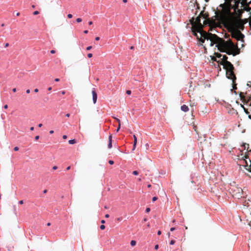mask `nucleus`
I'll list each match as a JSON object with an SVG mask.
<instances>
[{
	"instance_id": "obj_61",
	"label": "nucleus",
	"mask_w": 251,
	"mask_h": 251,
	"mask_svg": "<svg viewBox=\"0 0 251 251\" xmlns=\"http://www.w3.org/2000/svg\"><path fill=\"white\" fill-rule=\"evenodd\" d=\"M61 93H62V94L64 95V94H65V91H62Z\"/></svg>"
},
{
	"instance_id": "obj_30",
	"label": "nucleus",
	"mask_w": 251,
	"mask_h": 251,
	"mask_svg": "<svg viewBox=\"0 0 251 251\" xmlns=\"http://www.w3.org/2000/svg\"><path fill=\"white\" fill-rule=\"evenodd\" d=\"M244 111H245V112L246 113H247V114H249V112H248V110L246 108L244 109Z\"/></svg>"
},
{
	"instance_id": "obj_43",
	"label": "nucleus",
	"mask_w": 251,
	"mask_h": 251,
	"mask_svg": "<svg viewBox=\"0 0 251 251\" xmlns=\"http://www.w3.org/2000/svg\"><path fill=\"white\" fill-rule=\"evenodd\" d=\"M84 33L87 34L88 32V31L87 30H85L83 31Z\"/></svg>"
},
{
	"instance_id": "obj_19",
	"label": "nucleus",
	"mask_w": 251,
	"mask_h": 251,
	"mask_svg": "<svg viewBox=\"0 0 251 251\" xmlns=\"http://www.w3.org/2000/svg\"><path fill=\"white\" fill-rule=\"evenodd\" d=\"M126 93L127 94V95H130L131 94V91L129 90H126Z\"/></svg>"
},
{
	"instance_id": "obj_23",
	"label": "nucleus",
	"mask_w": 251,
	"mask_h": 251,
	"mask_svg": "<svg viewBox=\"0 0 251 251\" xmlns=\"http://www.w3.org/2000/svg\"><path fill=\"white\" fill-rule=\"evenodd\" d=\"M33 15H38L39 14V12L38 11H35L33 13Z\"/></svg>"
},
{
	"instance_id": "obj_35",
	"label": "nucleus",
	"mask_w": 251,
	"mask_h": 251,
	"mask_svg": "<svg viewBox=\"0 0 251 251\" xmlns=\"http://www.w3.org/2000/svg\"><path fill=\"white\" fill-rule=\"evenodd\" d=\"M161 234V231H160V230H158V231H157V234H158V235H160Z\"/></svg>"
},
{
	"instance_id": "obj_29",
	"label": "nucleus",
	"mask_w": 251,
	"mask_h": 251,
	"mask_svg": "<svg viewBox=\"0 0 251 251\" xmlns=\"http://www.w3.org/2000/svg\"><path fill=\"white\" fill-rule=\"evenodd\" d=\"M8 46H9V44L7 43L4 44V47L5 48L8 47Z\"/></svg>"
},
{
	"instance_id": "obj_34",
	"label": "nucleus",
	"mask_w": 251,
	"mask_h": 251,
	"mask_svg": "<svg viewBox=\"0 0 251 251\" xmlns=\"http://www.w3.org/2000/svg\"><path fill=\"white\" fill-rule=\"evenodd\" d=\"M175 230V227H171V228H170V230H171V231H174V230Z\"/></svg>"
},
{
	"instance_id": "obj_53",
	"label": "nucleus",
	"mask_w": 251,
	"mask_h": 251,
	"mask_svg": "<svg viewBox=\"0 0 251 251\" xmlns=\"http://www.w3.org/2000/svg\"><path fill=\"white\" fill-rule=\"evenodd\" d=\"M53 132H54L53 130H50V134H52Z\"/></svg>"
},
{
	"instance_id": "obj_14",
	"label": "nucleus",
	"mask_w": 251,
	"mask_h": 251,
	"mask_svg": "<svg viewBox=\"0 0 251 251\" xmlns=\"http://www.w3.org/2000/svg\"><path fill=\"white\" fill-rule=\"evenodd\" d=\"M246 146H248V147L249 148V144H247L246 143H243V147H244V150H245L246 148Z\"/></svg>"
},
{
	"instance_id": "obj_49",
	"label": "nucleus",
	"mask_w": 251,
	"mask_h": 251,
	"mask_svg": "<svg viewBox=\"0 0 251 251\" xmlns=\"http://www.w3.org/2000/svg\"><path fill=\"white\" fill-rule=\"evenodd\" d=\"M105 217L106 218H108V217H109V215L107 214H106V215H105Z\"/></svg>"
},
{
	"instance_id": "obj_20",
	"label": "nucleus",
	"mask_w": 251,
	"mask_h": 251,
	"mask_svg": "<svg viewBox=\"0 0 251 251\" xmlns=\"http://www.w3.org/2000/svg\"><path fill=\"white\" fill-rule=\"evenodd\" d=\"M108 163L110 165H113L114 164V161L113 160H109V161H108Z\"/></svg>"
},
{
	"instance_id": "obj_44",
	"label": "nucleus",
	"mask_w": 251,
	"mask_h": 251,
	"mask_svg": "<svg viewBox=\"0 0 251 251\" xmlns=\"http://www.w3.org/2000/svg\"><path fill=\"white\" fill-rule=\"evenodd\" d=\"M54 81H56V82H58V81H59V78H55V79H54Z\"/></svg>"
},
{
	"instance_id": "obj_2",
	"label": "nucleus",
	"mask_w": 251,
	"mask_h": 251,
	"mask_svg": "<svg viewBox=\"0 0 251 251\" xmlns=\"http://www.w3.org/2000/svg\"><path fill=\"white\" fill-rule=\"evenodd\" d=\"M217 56L221 59V64L223 65V68L226 70V76L228 79H231L233 83L235 82L236 76L234 73V67L233 65L227 61L228 57L226 55L218 54Z\"/></svg>"
},
{
	"instance_id": "obj_11",
	"label": "nucleus",
	"mask_w": 251,
	"mask_h": 251,
	"mask_svg": "<svg viewBox=\"0 0 251 251\" xmlns=\"http://www.w3.org/2000/svg\"><path fill=\"white\" fill-rule=\"evenodd\" d=\"M68 142L69 144L72 145L76 143V140L75 139H71Z\"/></svg>"
},
{
	"instance_id": "obj_33",
	"label": "nucleus",
	"mask_w": 251,
	"mask_h": 251,
	"mask_svg": "<svg viewBox=\"0 0 251 251\" xmlns=\"http://www.w3.org/2000/svg\"><path fill=\"white\" fill-rule=\"evenodd\" d=\"M62 137L64 139H66L67 138V136L66 135H64Z\"/></svg>"
},
{
	"instance_id": "obj_4",
	"label": "nucleus",
	"mask_w": 251,
	"mask_h": 251,
	"mask_svg": "<svg viewBox=\"0 0 251 251\" xmlns=\"http://www.w3.org/2000/svg\"><path fill=\"white\" fill-rule=\"evenodd\" d=\"M240 97L241 100L245 104L249 103V105L251 106V97L249 96L245 97L242 95V93H240Z\"/></svg>"
},
{
	"instance_id": "obj_57",
	"label": "nucleus",
	"mask_w": 251,
	"mask_h": 251,
	"mask_svg": "<svg viewBox=\"0 0 251 251\" xmlns=\"http://www.w3.org/2000/svg\"><path fill=\"white\" fill-rule=\"evenodd\" d=\"M48 89V90L50 91L51 90V87H49Z\"/></svg>"
},
{
	"instance_id": "obj_40",
	"label": "nucleus",
	"mask_w": 251,
	"mask_h": 251,
	"mask_svg": "<svg viewBox=\"0 0 251 251\" xmlns=\"http://www.w3.org/2000/svg\"><path fill=\"white\" fill-rule=\"evenodd\" d=\"M100 37H97L95 38V40L96 41H99L100 40Z\"/></svg>"
},
{
	"instance_id": "obj_41",
	"label": "nucleus",
	"mask_w": 251,
	"mask_h": 251,
	"mask_svg": "<svg viewBox=\"0 0 251 251\" xmlns=\"http://www.w3.org/2000/svg\"><path fill=\"white\" fill-rule=\"evenodd\" d=\"M34 92H35V93H37V92H38V91H39V90H38V89L37 88H36V89H34Z\"/></svg>"
},
{
	"instance_id": "obj_15",
	"label": "nucleus",
	"mask_w": 251,
	"mask_h": 251,
	"mask_svg": "<svg viewBox=\"0 0 251 251\" xmlns=\"http://www.w3.org/2000/svg\"><path fill=\"white\" fill-rule=\"evenodd\" d=\"M175 243V241L174 240H172L170 242V244L171 245H174V244Z\"/></svg>"
},
{
	"instance_id": "obj_31",
	"label": "nucleus",
	"mask_w": 251,
	"mask_h": 251,
	"mask_svg": "<svg viewBox=\"0 0 251 251\" xmlns=\"http://www.w3.org/2000/svg\"><path fill=\"white\" fill-rule=\"evenodd\" d=\"M19 203L20 204H22L24 203V201L23 200L20 201H19Z\"/></svg>"
},
{
	"instance_id": "obj_1",
	"label": "nucleus",
	"mask_w": 251,
	"mask_h": 251,
	"mask_svg": "<svg viewBox=\"0 0 251 251\" xmlns=\"http://www.w3.org/2000/svg\"><path fill=\"white\" fill-rule=\"evenodd\" d=\"M192 30L194 35L196 36L201 45H203V43L204 44V48L205 46L211 47L215 44L218 50L221 52H226L228 55L232 54L233 56L236 54L235 53L236 46L230 40L226 41L216 34L207 33L204 31L201 23L198 26L193 25Z\"/></svg>"
},
{
	"instance_id": "obj_47",
	"label": "nucleus",
	"mask_w": 251,
	"mask_h": 251,
	"mask_svg": "<svg viewBox=\"0 0 251 251\" xmlns=\"http://www.w3.org/2000/svg\"><path fill=\"white\" fill-rule=\"evenodd\" d=\"M70 116V114L69 113H67L66 114V116L67 117H69Z\"/></svg>"
},
{
	"instance_id": "obj_26",
	"label": "nucleus",
	"mask_w": 251,
	"mask_h": 251,
	"mask_svg": "<svg viewBox=\"0 0 251 251\" xmlns=\"http://www.w3.org/2000/svg\"><path fill=\"white\" fill-rule=\"evenodd\" d=\"M92 49V46H88L86 48V50H89Z\"/></svg>"
},
{
	"instance_id": "obj_36",
	"label": "nucleus",
	"mask_w": 251,
	"mask_h": 251,
	"mask_svg": "<svg viewBox=\"0 0 251 251\" xmlns=\"http://www.w3.org/2000/svg\"><path fill=\"white\" fill-rule=\"evenodd\" d=\"M55 52V51L54 50H50V53L53 54V53H54Z\"/></svg>"
},
{
	"instance_id": "obj_3",
	"label": "nucleus",
	"mask_w": 251,
	"mask_h": 251,
	"mask_svg": "<svg viewBox=\"0 0 251 251\" xmlns=\"http://www.w3.org/2000/svg\"><path fill=\"white\" fill-rule=\"evenodd\" d=\"M228 24L233 28L243 30L244 28L243 24L241 22V20L238 18L230 19L228 22Z\"/></svg>"
},
{
	"instance_id": "obj_48",
	"label": "nucleus",
	"mask_w": 251,
	"mask_h": 251,
	"mask_svg": "<svg viewBox=\"0 0 251 251\" xmlns=\"http://www.w3.org/2000/svg\"><path fill=\"white\" fill-rule=\"evenodd\" d=\"M42 126H43V125L42 124H39L38 125V127H41Z\"/></svg>"
},
{
	"instance_id": "obj_37",
	"label": "nucleus",
	"mask_w": 251,
	"mask_h": 251,
	"mask_svg": "<svg viewBox=\"0 0 251 251\" xmlns=\"http://www.w3.org/2000/svg\"><path fill=\"white\" fill-rule=\"evenodd\" d=\"M39 138V135H37L35 137V140H38Z\"/></svg>"
},
{
	"instance_id": "obj_25",
	"label": "nucleus",
	"mask_w": 251,
	"mask_h": 251,
	"mask_svg": "<svg viewBox=\"0 0 251 251\" xmlns=\"http://www.w3.org/2000/svg\"><path fill=\"white\" fill-rule=\"evenodd\" d=\"M67 16H68V18L70 19V18H72L73 15L71 14H69Z\"/></svg>"
},
{
	"instance_id": "obj_16",
	"label": "nucleus",
	"mask_w": 251,
	"mask_h": 251,
	"mask_svg": "<svg viewBox=\"0 0 251 251\" xmlns=\"http://www.w3.org/2000/svg\"><path fill=\"white\" fill-rule=\"evenodd\" d=\"M238 34H239V36H240V38H243V37H244V34H243L242 33H241L240 32H238Z\"/></svg>"
},
{
	"instance_id": "obj_21",
	"label": "nucleus",
	"mask_w": 251,
	"mask_h": 251,
	"mask_svg": "<svg viewBox=\"0 0 251 251\" xmlns=\"http://www.w3.org/2000/svg\"><path fill=\"white\" fill-rule=\"evenodd\" d=\"M157 200V197H153L152 198V201H156Z\"/></svg>"
},
{
	"instance_id": "obj_59",
	"label": "nucleus",
	"mask_w": 251,
	"mask_h": 251,
	"mask_svg": "<svg viewBox=\"0 0 251 251\" xmlns=\"http://www.w3.org/2000/svg\"><path fill=\"white\" fill-rule=\"evenodd\" d=\"M241 107H242V108H243V109H244V108H245V107H244V106H243V105H242V104H241Z\"/></svg>"
},
{
	"instance_id": "obj_22",
	"label": "nucleus",
	"mask_w": 251,
	"mask_h": 251,
	"mask_svg": "<svg viewBox=\"0 0 251 251\" xmlns=\"http://www.w3.org/2000/svg\"><path fill=\"white\" fill-rule=\"evenodd\" d=\"M151 210V209L149 208V207H147L146 209V212H149Z\"/></svg>"
},
{
	"instance_id": "obj_39",
	"label": "nucleus",
	"mask_w": 251,
	"mask_h": 251,
	"mask_svg": "<svg viewBox=\"0 0 251 251\" xmlns=\"http://www.w3.org/2000/svg\"><path fill=\"white\" fill-rule=\"evenodd\" d=\"M4 109H7L8 108V105L7 104H5L3 106Z\"/></svg>"
},
{
	"instance_id": "obj_9",
	"label": "nucleus",
	"mask_w": 251,
	"mask_h": 251,
	"mask_svg": "<svg viewBox=\"0 0 251 251\" xmlns=\"http://www.w3.org/2000/svg\"><path fill=\"white\" fill-rule=\"evenodd\" d=\"M137 142V140L134 139L133 145V148H132V151H134L136 147Z\"/></svg>"
},
{
	"instance_id": "obj_62",
	"label": "nucleus",
	"mask_w": 251,
	"mask_h": 251,
	"mask_svg": "<svg viewBox=\"0 0 251 251\" xmlns=\"http://www.w3.org/2000/svg\"><path fill=\"white\" fill-rule=\"evenodd\" d=\"M121 220V218H118L117 219V220L119 221H120Z\"/></svg>"
},
{
	"instance_id": "obj_52",
	"label": "nucleus",
	"mask_w": 251,
	"mask_h": 251,
	"mask_svg": "<svg viewBox=\"0 0 251 251\" xmlns=\"http://www.w3.org/2000/svg\"><path fill=\"white\" fill-rule=\"evenodd\" d=\"M47 192V190L46 189H45L43 191V193H44V194L46 193Z\"/></svg>"
},
{
	"instance_id": "obj_54",
	"label": "nucleus",
	"mask_w": 251,
	"mask_h": 251,
	"mask_svg": "<svg viewBox=\"0 0 251 251\" xmlns=\"http://www.w3.org/2000/svg\"><path fill=\"white\" fill-rule=\"evenodd\" d=\"M134 47L133 46H131V47H130V50H133V49H134Z\"/></svg>"
},
{
	"instance_id": "obj_18",
	"label": "nucleus",
	"mask_w": 251,
	"mask_h": 251,
	"mask_svg": "<svg viewBox=\"0 0 251 251\" xmlns=\"http://www.w3.org/2000/svg\"><path fill=\"white\" fill-rule=\"evenodd\" d=\"M133 174L134 175H137L138 174V172L137 171H134L133 172Z\"/></svg>"
},
{
	"instance_id": "obj_64",
	"label": "nucleus",
	"mask_w": 251,
	"mask_h": 251,
	"mask_svg": "<svg viewBox=\"0 0 251 251\" xmlns=\"http://www.w3.org/2000/svg\"><path fill=\"white\" fill-rule=\"evenodd\" d=\"M249 4H251V0L249 2Z\"/></svg>"
},
{
	"instance_id": "obj_24",
	"label": "nucleus",
	"mask_w": 251,
	"mask_h": 251,
	"mask_svg": "<svg viewBox=\"0 0 251 251\" xmlns=\"http://www.w3.org/2000/svg\"><path fill=\"white\" fill-rule=\"evenodd\" d=\"M19 148L18 147H15L14 148V150L15 151H18L19 150Z\"/></svg>"
},
{
	"instance_id": "obj_60",
	"label": "nucleus",
	"mask_w": 251,
	"mask_h": 251,
	"mask_svg": "<svg viewBox=\"0 0 251 251\" xmlns=\"http://www.w3.org/2000/svg\"><path fill=\"white\" fill-rule=\"evenodd\" d=\"M147 221V218H144V222H146Z\"/></svg>"
},
{
	"instance_id": "obj_55",
	"label": "nucleus",
	"mask_w": 251,
	"mask_h": 251,
	"mask_svg": "<svg viewBox=\"0 0 251 251\" xmlns=\"http://www.w3.org/2000/svg\"><path fill=\"white\" fill-rule=\"evenodd\" d=\"M101 223L102 224H104L105 223V221L104 220H102L101 221Z\"/></svg>"
},
{
	"instance_id": "obj_46",
	"label": "nucleus",
	"mask_w": 251,
	"mask_h": 251,
	"mask_svg": "<svg viewBox=\"0 0 251 251\" xmlns=\"http://www.w3.org/2000/svg\"><path fill=\"white\" fill-rule=\"evenodd\" d=\"M12 91L13 92H16V88H14L12 89Z\"/></svg>"
},
{
	"instance_id": "obj_50",
	"label": "nucleus",
	"mask_w": 251,
	"mask_h": 251,
	"mask_svg": "<svg viewBox=\"0 0 251 251\" xmlns=\"http://www.w3.org/2000/svg\"><path fill=\"white\" fill-rule=\"evenodd\" d=\"M30 130H31V131L33 130H34V127H33V126L31 127L30 128Z\"/></svg>"
},
{
	"instance_id": "obj_5",
	"label": "nucleus",
	"mask_w": 251,
	"mask_h": 251,
	"mask_svg": "<svg viewBox=\"0 0 251 251\" xmlns=\"http://www.w3.org/2000/svg\"><path fill=\"white\" fill-rule=\"evenodd\" d=\"M92 97H93V101L94 103H96V102L97 101V94L94 88L92 90Z\"/></svg>"
},
{
	"instance_id": "obj_56",
	"label": "nucleus",
	"mask_w": 251,
	"mask_h": 251,
	"mask_svg": "<svg viewBox=\"0 0 251 251\" xmlns=\"http://www.w3.org/2000/svg\"><path fill=\"white\" fill-rule=\"evenodd\" d=\"M20 13L19 12H18L17 14H16V16H19L20 15Z\"/></svg>"
},
{
	"instance_id": "obj_42",
	"label": "nucleus",
	"mask_w": 251,
	"mask_h": 251,
	"mask_svg": "<svg viewBox=\"0 0 251 251\" xmlns=\"http://www.w3.org/2000/svg\"><path fill=\"white\" fill-rule=\"evenodd\" d=\"M30 90H29V89H27V90H26V93L27 94H29V93H30Z\"/></svg>"
},
{
	"instance_id": "obj_8",
	"label": "nucleus",
	"mask_w": 251,
	"mask_h": 251,
	"mask_svg": "<svg viewBox=\"0 0 251 251\" xmlns=\"http://www.w3.org/2000/svg\"><path fill=\"white\" fill-rule=\"evenodd\" d=\"M246 165H245V168L246 170H249L250 172H251V165H249L248 163L247 160H245Z\"/></svg>"
},
{
	"instance_id": "obj_63",
	"label": "nucleus",
	"mask_w": 251,
	"mask_h": 251,
	"mask_svg": "<svg viewBox=\"0 0 251 251\" xmlns=\"http://www.w3.org/2000/svg\"><path fill=\"white\" fill-rule=\"evenodd\" d=\"M248 117L249 119H250L251 120V115H249Z\"/></svg>"
},
{
	"instance_id": "obj_7",
	"label": "nucleus",
	"mask_w": 251,
	"mask_h": 251,
	"mask_svg": "<svg viewBox=\"0 0 251 251\" xmlns=\"http://www.w3.org/2000/svg\"><path fill=\"white\" fill-rule=\"evenodd\" d=\"M181 110L183 112H187L189 111V108L186 105L183 104L181 106Z\"/></svg>"
},
{
	"instance_id": "obj_12",
	"label": "nucleus",
	"mask_w": 251,
	"mask_h": 251,
	"mask_svg": "<svg viewBox=\"0 0 251 251\" xmlns=\"http://www.w3.org/2000/svg\"><path fill=\"white\" fill-rule=\"evenodd\" d=\"M136 242L135 240H131L130 242V245L132 246H134L136 245Z\"/></svg>"
},
{
	"instance_id": "obj_58",
	"label": "nucleus",
	"mask_w": 251,
	"mask_h": 251,
	"mask_svg": "<svg viewBox=\"0 0 251 251\" xmlns=\"http://www.w3.org/2000/svg\"><path fill=\"white\" fill-rule=\"evenodd\" d=\"M123 1L124 2V3H126L127 2V0H123Z\"/></svg>"
},
{
	"instance_id": "obj_28",
	"label": "nucleus",
	"mask_w": 251,
	"mask_h": 251,
	"mask_svg": "<svg viewBox=\"0 0 251 251\" xmlns=\"http://www.w3.org/2000/svg\"><path fill=\"white\" fill-rule=\"evenodd\" d=\"M159 248V246L158 245H156L154 247V249L155 250H158Z\"/></svg>"
},
{
	"instance_id": "obj_32",
	"label": "nucleus",
	"mask_w": 251,
	"mask_h": 251,
	"mask_svg": "<svg viewBox=\"0 0 251 251\" xmlns=\"http://www.w3.org/2000/svg\"><path fill=\"white\" fill-rule=\"evenodd\" d=\"M57 169V167L56 166H54L52 167V169L54 170H55Z\"/></svg>"
},
{
	"instance_id": "obj_6",
	"label": "nucleus",
	"mask_w": 251,
	"mask_h": 251,
	"mask_svg": "<svg viewBox=\"0 0 251 251\" xmlns=\"http://www.w3.org/2000/svg\"><path fill=\"white\" fill-rule=\"evenodd\" d=\"M112 134H110L108 136V148L109 149H111L112 147Z\"/></svg>"
},
{
	"instance_id": "obj_13",
	"label": "nucleus",
	"mask_w": 251,
	"mask_h": 251,
	"mask_svg": "<svg viewBox=\"0 0 251 251\" xmlns=\"http://www.w3.org/2000/svg\"><path fill=\"white\" fill-rule=\"evenodd\" d=\"M76 21L77 23H80L82 21V19L80 18H78L76 19Z\"/></svg>"
},
{
	"instance_id": "obj_10",
	"label": "nucleus",
	"mask_w": 251,
	"mask_h": 251,
	"mask_svg": "<svg viewBox=\"0 0 251 251\" xmlns=\"http://www.w3.org/2000/svg\"><path fill=\"white\" fill-rule=\"evenodd\" d=\"M116 119L119 122V126H118V127L116 129V131L118 132L120 130V129L121 124H120V121L119 119H118L117 118H116Z\"/></svg>"
},
{
	"instance_id": "obj_38",
	"label": "nucleus",
	"mask_w": 251,
	"mask_h": 251,
	"mask_svg": "<svg viewBox=\"0 0 251 251\" xmlns=\"http://www.w3.org/2000/svg\"><path fill=\"white\" fill-rule=\"evenodd\" d=\"M92 24H93V22H92V21H90V22H89V23H88V25H92Z\"/></svg>"
},
{
	"instance_id": "obj_17",
	"label": "nucleus",
	"mask_w": 251,
	"mask_h": 251,
	"mask_svg": "<svg viewBox=\"0 0 251 251\" xmlns=\"http://www.w3.org/2000/svg\"><path fill=\"white\" fill-rule=\"evenodd\" d=\"M105 226H104V225H101L100 226V228L101 229H102V230H103V229H105Z\"/></svg>"
},
{
	"instance_id": "obj_45",
	"label": "nucleus",
	"mask_w": 251,
	"mask_h": 251,
	"mask_svg": "<svg viewBox=\"0 0 251 251\" xmlns=\"http://www.w3.org/2000/svg\"><path fill=\"white\" fill-rule=\"evenodd\" d=\"M133 138L135 140H137V137L135 135H133Z\"/></svg>"
},
{
	"instance_id": "obj_27",
	"label": "nucleus",
	"mask_w": 251,
	"mask_h": 251,
	"mask_svg": "<svg viewBox=\"0 0 251 251\" xmlns=\"http://www.w3.org/2000/svg\"><path fill=\"white\" fill-rule=\"evenodd\" d=\"M87 56H88V57L89 58H91V57H92V53H88V54Z\"/></svg>"
},
{
	"instance_id": "obj_51",
	"label": "nucleus",
	"mask_w": 251,
	"mask_h": 251,
	"mask_svg": "<svg viewBox=\"0 0 251 251\" xmlns=\"http://www.w3.org/2000/svg\"><path fill=\"white\" fill-rule=\"evenodd\" d=\"M71 168V167L70 166H68L67 168H66V170H69Z\"/></svg>"
}]
</instances>
